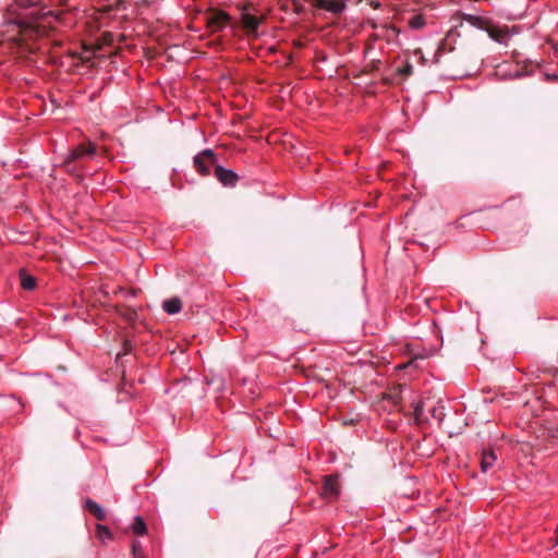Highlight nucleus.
Instances as JSON below:
<instances>
[{
	"instance_id": "obj_14",
	"label": "nucleus",
	"mask_w": 558,
	"mask_h": 558,
	"mask_svg": "<svg viewBox=\"0 0 558 558\" xmlns=\"http://www.w3.org/2000/svg\"><path fill=\"white\" fill-rule=\"evenodd\" d=\"M162 308L168 313V314H177L181 311L182 308V302L179 298H171L169 300H166L162 304Z\"/></svg>"
},
{
	"instance_id": "obj_21",
	"label": "nucleus",
	"mask_w": 558,
	"mask_h": 558,
	"mask_svg": "<svg viewBox=\"0 0 558 558\" xmlns=\"http://www.w3.org/2000/svg\"><path fill=\"white\" fill-rule=\"evenodd\" d=\"M96 534H97V536L100 539H105L106 537L107 538H111L112 537V534L109 531V529L107 526L102 525V524H97V526H96Z\"/></svg>"
},
{
	"instance_id": "obj_25",
	"label": "nucleus",
	"mask_w": 558,
	"mask_h": 558,
	"mask_svg": "<svg viewBox=\"0 0 558 558\" xmlns=\"http://www.w3.org/2000/svg\"><path fill=\"white\" fill-rule=\"evenodd\" d=\"M17 7L22 9H29L39 5V2L34 0H15Z\"/></svg>"
},
{
	"instance_id": "obj_5",
	"label": "nucleus",
	"mask_w": 558,
	"mask_h": 558,
	"mask_svg": "<svg viewBox=\"0 0 558 558\" xmlns=\"http://www.w3.org/2000/svg\"><path fill=\"white\" fill-rule=\"evenodd\" d=\"M341 486L339 483V476L331 474L324 477L323 483V496L328 500H335L339 497Z\"/></svg>"
},
{
	"instance_id": "obj_6",
	"label": "nucleus",
	"mask_w": 558,
	"mask_h": 558,
	"mask_svg": "<svg viewBox=\"0 0 558 558\" xmlns=\"http://www.w3.org/2000/svg\"><path fill=\"white\" fill-rule=\"evenodd\" d=\"M314 7L330 12L332 14H341L347 8L344 0H307Z\"/></svg>"
},
{
	"instance_id": "obj_8",
	"label": "nucleus",
	"mask_w": 558,
	"mask_h": 558,
	"mask_svg": "<svg viewBox=\"0 0 558 558\" xmlns=\"http://www.w3.org/2000/svg\"><path fill=\"white\" fill-rule=\"evenodd\" d=\"M215 175L225 186H234L239 181V177L235 172L221 166L215 167Z\"/></svg>"
},
{
	"instance_id": "obj_29",
	"label": "nucleus",
	"mask_w": 558,
	"mask_h": 558,
	"mask_svg": "<svg viewBox=\"0 0 558 558\" xmlns=\"http://www.w3.org/2000/svg\"><path fill=\"white\" fill-rule=\"evenodd\" d=\"M558 544V525H557V537H555V544L554 545H557Z\"/></svg>"
},
{
	"instance_id": "obj_20",
	"label": "nucleus",
	"mask_w": 558,
	"mask_h": 558,
	"mask_svg": "<svg viewBox=\"0 0 558 558\" xmlns=\"http://www.w3.org/2000/svg\"><path fill=\"white\" fill-rule=\"evenodd\" d=\"M430 414L438 422H441L445 417V407L441 401H438L436 405H434L430 410Z\"/></svg>"
},
{
	"instance_id": "obj_28",
	"label": "nucleus",
	"mask_w": 558,
	"mask_h": 558,
	"mask_svg": "<svg viewBox=\"0 0 558 558\" xmlns=\"http://www.w3.org/2000/svg\"><path fill=\"white\" fill-rule=\"evenodd\" d=\"M383 83L385 85H390L392 83V81L390 78H388V77H385V78H383Z\"/></svg>"
},
{
	"instance_id": "obj_27",
	"label": "nucleus",
	"mask_w": 558,
	"mask_h": 558,
	"mask_svg": "<svg viewBox=\"0 0 558 558\" xmlns=\"http://www.w3.org/2000/svg\"><path fill=\"white\" fill-rule=\"evenodd\" d=\"M369 5L374 9H379L380 8V3L377 2V1H374V0H367Z\"/></svg>"
},
{
	"instance_id": "obj_16",
	"label": "nucleus",
	"mask_w": 558,
	"mask_h": 558,
	"mask_svg": "<svg viewBox=\"0 0 558 558\" xmlns=\"http://www.w3.org/2000/svg\"><path fill=\"white\" fill-rule=\"evenodd\" d=\"M116 311L121 317H123L128 322H134L137 317L136 310H134L130 306H124V305L116 306Z\"/></svg>"
},
{
	"instance_id": "obj_18",
	"label": "nucleus",
	"mask_w": 558,
	"mask_h": 558,
	"mask_svg": "<svg viewBox=\"0 0 558 558\" xmlns=\"http://www.w3.org/2000/svg\"><path fill=\"white\" fill-rule=\"evenodd\" d=\"M413 418H414V423L416 425H421L422 423L427 421V418L424 416V404H423V402H418V403H416L414 405Z\"/></svg>"
},
{
	"instance_id": "obj_26",
	"label": "nucleus",
	"mask_w": 558,
	"mask_h": 558,
	"mask_svg": "<svg viewBox=\"0 0 558 558\" xmlns=\"http://www.w3.org/2000/svg\"><path fill=\"white\" fill-rule=\"evenodd\" d=\"M132 554L133 558H146L142 553V546L140 542H134L132 544Z\"/></svg>"
},
{
	"instance_id": "obj_3",
	"label": "nucleus",
	"mask_w": 558,
	"mask_h": 558,
	"mask_svg": "<svg viewBox=\"0 0 558 558\" xmlns=\"http://www.w3.org/2000/svg\"><path fill=\"white\" fill-rule=\"evenodd\" d=\"M217 157L211 149H204L193 158V163L196 171L201 175H208L210 173V167H216Z\"/></svg>"
},
{
	"instance_id": "obj_11",
	"label": "nucleus",
	"mask_w": 558,
	"mask_h": 558,
	"mask_svg": "<svg viewBox=\"0 0 558 558\" xmlns=\"http://www.w3.org/2000/svg\"><path fill=\"white\" fill-rule=\"evenodd\" d=\"M99 49L100 46L88 47L84 45L83 51L81 53H73V58H78L82 63H90L92 60L97 57Z\"/></svg>"
},
{
	"instance_id": "obj_2",
	"label": "nucleus",
	"mask_w": 558,
	"mask_h": 558,
	"mask_svg": "<svg viewBox=\"0 0 558 558\" xmlns=\"http://www.w3.org/2000/svg\"><path fill=\"white\" fill-rule=\"evenodd\" d=\"M95 155L96 146L92 142L82 143L70 150L68 157L64 159V167L68 172H75L78 170V161L85 158H93Z\"/></svg>"
},
{
	"instance_id": "obj_13",
	"label": "nucleus",
	"mask_w": 558,
	"mask_h": 558,
	"mask_svg": "<svg viewBox=\"0 0 558 558\" xmlns=\"http://www.w3.org/2000/svg\"><path fill=\"white\" fill-rule=\"evenodd\" d=\"M462 21L469 23L473 27H476V28L483 29V31H485L487 24L489 23L487 20H485L481 16L465 14V13L462 14Z\"/></svg>"
},
{
	"instance_id": "obj_4",
	"label": "nucleus",
	"mask_w": 558,
	"mask_h": 558,
	"mask_svg": "<svg viewBox=\"0 0 558 558\" xmlns=\"http://www.w3.org/2000/svg\"><path fill=\"white\" fill-rule=\"evenodd\" d=\"M230 22V15L221 10H210L206 16V24L211 32L221 31Z\"/></svg>"
},
{
	"instance_id": "obj_10",
	"label": "nucleus",
	"mask_w": 558,
	"mask_h": 558,
	"mask_svg": "<svg viewBox=\"0 0 558 558\" xmlns=\"http://www.w3.org/2000/svg\"><path fill=\"white\" fill-rule=\"evenodd\" d=\"M84 509L94 515L98 521H104L106 519V512L102 507L90 498L85 500Z\"/></svg>"
},
{
	"instance_id": "obj_23",
	"label": "nucleus",
	"mask_w": 558,
	"mask_h": 558,
	"mask_svg": "<svg viewBox=\"0 0 558 558\" xmlns=\"http://www.w3.org/2000/svg\"><path fill=\"white\" fill-rule=\"evenodd\" d=\"M397 73L403 77H409L413 73V65L407 62L403 66L398 68Z\"/></svg>"
},
{
	"instance_id": "obj_7",
	"label": "nucleus",
	"mask_w": 558,
	"mask_h": 558,
	"mask_svg": "<svg viewBox=\"0 0 558 558\" xmlns=\"http://www.w3.org/2000/svg\"><path fill=\"white\" fill-rule=\"evenodd\" d=\"M485 32H487L488 36L499 44L507 45V41L510 37V31L508 26H496L490 22L487 24Z\"/></svg>"
},
{
	"instance_id": "obj_22",
	"label": "nucleus",
	"mask_w": 558,
	"mask_h": 558,
	"mask_svg": "<svg viewBox=\"0 0 558 558\" xmlns=\"http://www.w3.org/2000/svg\"><path fill=\"white\" fill-rule=\"evenodd\" d=\"M424 23L425 22L422 15H413L409 21L410 26L414 29L423 27Z\"/></svg>"
},
{
	"instance_id": "obj_12",
	"label": "nucleus",
	"mask_w": 558,
	"mask_h": 558,
	"mask_svg": "<svg viewBox=\"0 0 558 558\" xmlns=\"http://www.w3.org/2000/svg\"><path fill=\"white\" fill-rule=\"evenodd\" d=\"M497 456L494 450H483L481 456V469L483 472H487L496 462Z\"/></svg>"
},
{
	"instance_id": "obj_19",
	"label": "nucleus",
	"mask_w": 558,
	"mask_h": 558,
	"mask_svg": "<svg viewBox=\"0 0 558 558\" xmlns=\"http://www.w3.org/2000/svg\"><path fill=\"white\" fill-rule=\"evenodd\" d=\"M132 530L136 535L143 536L147 533V526L142 517L134 519Z\"/></svg>"
},
{
	"instance_id": "obj_9",
	"label": "nucleus",
	"mask_w": 558,
	"mask_h": 558,
	"mask_svg": "<svg viewBox=\"0 0 558 558\" xmlns=\"http://www.w3.org/2000/svg\"><path fill=\"white\" fill-rule=\"evenodd\" d=\"M241 22L247 34H255L260 24V19L248 13H242Z\"/></svg>"
},
{
	"instance_id": "obj_17",
	"label": "nucleus",
	"mask_w": 558,
	"mask_h": 558,
	"mask_svg": "<svg viewBox=\"0 0 558 558\" xmlns=\"http://www.w3.org/2000/svg\"><path fill=\"white\" fill-rule=\"evenodd\" d=\"M400 391L401 386L392 388L389 392H386L384 395V400L389 401L393 407L398 405L401 399Z\"/></svg>"
},
{
	"instance_id": "obj_15",
	"label": "nucleus",
	"mask_w": 558,
	"mask_h": 558,
	"mask_svg": "<svg viewBox=\"0 0 558 558\" xmlns=\"http://www.w3.org/2000/svg\"><path fill=\"white\" fill-rule=\"evenodd\" d=\"M21 286L24 290L32 291L36 288V278L24 269L20 271Z\"/></svg>"
},
{
	"instance_id": "obj_24",
	"label": "nucleus",
	"mask_w": 558,
	"mask_h": 558,
	"mask_svg": "<svg viewBox=\"0 0 558 558\" xmlns=\"http://www.w3.org/2000/svg\"><path fill=\"white\" fill-rule=\"evenodd\" d=\"M380 61L379 60H373L369 64L364 66L362 70L363 74H369L374 71H377L379 69Z\"/></svg>"
},
{
	"instance_id": "obj_1",
	"label": "nucleus",
	"mask_w": 558,
	"mask_h": 558,
	"mask_svg": "<svg viewBox=\"0 0 558 558\" xmlns=\"http://www.w3.org/2000/svg\"><path fill=\"white\" fill-rule=\"evenodd\" d=\"M62 12H58L54 14L53 11L48 12H37L31 14V20L26 19H16L14 21V24L19 27V37L17 43L21 47H28V43L35 39H38L46 35V28L36 24L35 22L41 17L48 16V15H54L56 19H60V15Z\"/></svg>"
}]
</instances>
